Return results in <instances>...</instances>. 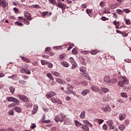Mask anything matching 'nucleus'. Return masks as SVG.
I'll return each instance as SVG.
<instances>
[{"label":"nucleus","instance_id":"obj_1","mask_svg":"<svg viewBox=\"0 0 131 131\" xmlns=\"http://www.w3.org/2000/svg\"><path fill=\"white\" fill-rule=\"evenodd\" d=\"M7 101H8V102H14V103H15L10 104L9 105V107H14V106H18V105L20 104V102L19 101V100L14 97H8L7 98Z\"/></svg>","mask_w":131,"mask_h":131},{"label":"nucleus","instance_id":"obj_2","mask_svg":"<svg viewBox=\"0 0 131 131\" xmlns=\"http://www.w3.org/2000/svg\"><path fill=\"white\" fill-rule=\"evenodd\" d=\"M57 3H58V4H56V7H58L59 8H60L62 10H65V8H66V5L62 3L61 2V0H58Z\"/></svg>","mask_w":131,"mask_h":131},{"label":"nucleus","instance_id":"obj_3","mask_svg":"<svg viewBox=\"0 0 131 131\" xmlns=\"http://www.w3.org/2000/svg\"><path fill=\"white\" fill-rule=\"evenodd\" d=\"M18 97L19 99L21 100V101H23V102H29L28 98L24 95H22L21 94H18Z\"/></svg>","mask_w":131,"mask_h":131},{"label":"nucleus","instance_id":"obj_4","mask_svg":"<svg viewBox=\"0 0 131 131\" xmlns=\"http://www.w3.org/2000/svg\"><path fill=\"white\" fill-rule=\"evenodd\" d=\"M127 83V80L126 79H124L122 81H119L118 82V85L120 86H124L125 84Z\"/></svg>","mask_w":131,"mask_h":131},{"label":"nucleus","instance_id":"obj_5","mask_svg":"<svg viewBox=\"0 0 131 131\" xmlns=\"http://www.w3.org/2000/svg\"><path fill=\"white\" fill-rule=\"evenodd\" d=\"M8 6V3L6 2V0H0V6L2 8H5Z\"/></svg>","mask_w":131,"mask_h":131},{"label":"nucleus","instance_id":"obj_6","mask_svg":"<svg viewBox=\"0 0 131 131\" xmlns=\"http://www.w3.org/2000/svg\"><path fill=\"white\" fill-rule=\"evenodd\" d=\"M56 95H57V94L54 92H50L46 95V98L50 99V98H52V97H54V96H56Z\"/></svg>","mask_w":131,"mask_h":131},{"label":"nucleus","instance_id":"obj_7","mask_svg":"<svg viewBox=\"0 0 131 131\" xmlns=\"http://www.w3.org/2000/svg\"><path fill=\"white\" fill-rule=\"evenodd\" d=\"M21 71L22 73H26V74H31V73L30 70L28 69L21 68Z\"/></svg>","mask_w":131,"mask_h":131},{"label":"nucleus","instance_id":"obj_8","mask_svg":"<svg viewBox=\"0 0 131 131\" xmlns=\"http://www.w3.org/2000/svg\"><path fill=\"white\" fill-rule=\"evenodd\" d=\"M91 90H92L93 92H95L96 93H98V92H99V88L94 85L91 86Z\"/></svg>","mask_w":131,"mask_h":131},{"label":"nucleus","instance_id":"obj_9","mask_svg":"<svg viewBox=\"0 0 131 131\" xmlns=\"http://www.w3.org/2000/svg\"><path fill=\"white\" fill-rule=\"evenodd\" d=\"M101 109L102 110V111H104V112H106L107 111L110 112V111H111V108L109 107V105H106V107H101Z\"/></svg>","mask_w":131,"mask_h":131},{"label":"nucleus","instance_id":"obj_10","mask_svg":"<svg viewBox=\"0 0 131 131\" xmlns=\"http://www.w3.org/2000/svg\"><path fill=\"white\" fill-rule=\"evenodd\" d=\"M24 15L25 17L27 18V20H29V21H31V20H32V18H31V15L30 14V13L28 12H26Z\"/></svg>","mask_w":131,"mask_h":131},{"label":"nucleus","instance_id":"obj_11","mask_svg":"<svg viewBox=\"0 0 131 131\" xmlns=\"http://www.w3.org/2000/svg\"><path fill=\"white\" fill-rule=\"evenodd\" d=\"M103 80L106 83H110L111 82V79H110V77L108 76H106L104 77Z\"/></svg>","mask_w":131,"mask_h":131},{"label":"nucleus","instance_id":"obj_12","mask_svg":"<svg viewBox=\"0 0 131 131\" xmlns=\"http://www.w3.org/2000/svg\"><path fill=\"white\" fill-rule=\"evenodd\" d=\"M56 81L58 83H60V84H66V81H63V80L59 79V78H55Z\"/></svg>","mask_w":131,"mask_h":131},{"label":"nucleus","instance_id":"obj_13","mask_svg":"<svg viewBox=\"0 0 131 131\" xmlns=\"http://www.w3.org/2000/svg\"><path fill=\"white\" fill-rule=\"evenodd\" d=\"M88 94H90V90L88 89H85L81 92V95L83 96H86Z\"/></svg>","mask_w":131,"mask_h":131},{"label":"nucleus","instance_id":"obj_14","mask_svg":"<svg viewBox=\"0 0 131 131\" xmlns=\"http://www.w3.org/2000/svg\"><path fill=\"white\" fill-rule=\"evenodd\" d=\"M81 128L83 129V131H90V128L86 125L83 124L81 126Z\"/></svg>","mask_w":131,"mask_h":131},{"label":"nucleus","instance_id":"obj_15","mask_svg":"<svg viewBox=\"0 0 131 131\" xmlns=\"http://www.w3.org/2000/svg\"><path fill=\"white\" fill-rule=\"evenodd\" d=\"M126 116L124 114H121L119 115V119L120 120H123V119H125Z\"/></svg>","mask_w":131,"mask_h":131},{"label":"nucleus","instance_id":"obj_16","mask_svg":"<svg viewBox=\"0 0 131 131\" xmlns=\"http://www.w3.org/2000/svg\"><path fill=\"white\" fill-rule=\"evenodd\" d=\"M72 66L71 67L72 69H75V68H76L77 67V64L75 62V61H73L72 62H71Z\"/></svg>","mask_w":131,"mask_h":131},{"label":"nucleus","instance_id":"obj_17","mask_svg":"<svg viewBox=\"0 0 131 131\" xmlns=\"http://www.w3.org/2000/svg\"><path fill=\"white\" fill-rule=\"evenodd\" d=\"M84 117H85V111H83L80 115V118L83 119Z\"/></svg>","mask_w":131,"mask_h":131},{"label":"nucleus","instance_id":"obj_18","mask_svg":"<svg viewBox=\"0 0 131 131\" xmlns=\"http://www.w3.org/2000/svg\"><path fill=\"white\" fill-rule=\"evenodd\" d=\"M47 76L48 77V78H50L51 80H54V77L52 75V74L50 73H49L47 74Z\"/></svg>","mask_w":131,"mask_h":131},{"label":"nucleus","instance_id":"obj_19","mask_svg":"<svg viewBox=\"0 0 131 131\" xmlns=\"http://www.w3.org/2000/svg\"><path fill=\"white\" fill-rule=\"evenodd\" d=\"M20 57H21V60H23V61H24L25 62H26V63H29V59L24 56H21Z\"/></svg>","mask_w":131,"mask_h":131},{"label":"nucleus","instance_id":"obj_20","mask_svg":"<svg viewBox=\"0 0 131 131\" xmlns=\"http://www.w3.org/2000/svg\"><path fill=\"white\" fill-rule=\"evenodd\" d=\"M98 53H99V51L98 50V49H95L91 52V55H97Z\"/></svg>","mask_w":131,"mask_h":131},{"label":"nucleus","instance_id":"obj_21","mask_svg":"<svg viewBox=\"0 0 131 131\" xmlns=\"http://www.w3.org/2000/svg\"><path fill=\"white\" fill-rule=\"evenodd\" d=\"M52 73L53 75H54V76H56L57 77H60V73L57 72H52Z\"/></svg>","mask_w":131,"mask_h":131},{"label":"nucleus","instance_id":"obj_22","mask_svg":"<svg viewBox=\"0 0 131 131\" xmlns=\"http://www.w3.org/2000/svg\"><path fill=\"white\" fill-rule=\"evenodd\" d=\"M101 90L102 91V92L103 93H104V94H107V93H108V92H109V89L108 88H102Z\"/></svg>","mask_w":131,"mask_h":131},{"label":"nucleus","instance_id":"obj_23","mask_svg":"<svg viewBox=\"0 0 131 131\" xmlns=\"http://www.w3.org/2000/svg\"><path fill=\"white\" fill-rule=\"evenodd\" d=\"M14 110L16 111V112H17V113H20V112H21V111H22V109H21V108L20 107H15L14 108Z\"/></svg>","mask_w":131,"mask_h":131},{"label":"nucleus","instance_id":"obj_24","mask_svg":"<svg viewBox=\"0 0 131 131\" xmlns=\"http://www.w3.org/2000/svg\"><path fill=\"white\" fill-rule=\"evenodd\" d=\"M61 64L62 66H64V67H69V64L67 62L63 61L61 62Z\"/></svg>","mask_w":131,"mask_h":131},{"label":"nucleus","instance_id":"obj_25","mask_svg":"<svg viewBox=\"0 0 131 131\" xmlns=\"http://www.w3.org/2000/svg\"><path fill=\"white\" fill-rule=\"evenodd\" d=\"M119 129H120V130H124V129H125V126L124 125H120L119 126Z\"/></svg>","mask_w":131,"mask_h":131},{"label":"nucleus","instance_id":"obj_26","mask_svg":"<svg viewBox=\"0 0 131 131\" xmlns=\"http://www.w3.org/2000/svg\"><path fill=\"white\" fill-rule=\"evenodd\" d=\"M106 123L107 125L110 126H112V125H113V122L112 121V120H109L108 121L106 122Z\"/></svg>","mask_w":131,"mask_h":131},{"label":"nucleus","instance_id":"obj_27","mask_svg":"<svg viewBox=\"0 0 131 131\" xmlns=\"http://www.w3.org/2000/svg\"><path fill=\"white\" fill-rule=\"evenodd\" d=\"M81 74L82 75H83L84 77H87L89 80L91 79V78L89 77V74L85 73V72L83 73H81Z\"/></svg>","mask_w":131,"mask_h":131},{"label":"nucleus","instance_id":"obj_28","mask_svg":"<svg viewBox=\"0 0 131 131\" xmlns=\"http://www.w3.org/2000/svg\"><path fill=\"white\" fill-rule=\"evenodd\" d=\"M78 53L76 48H74L72 51V54H73V55H77Z\"/></svg>","mask_w":131,"mask_h":131},{"label":"nucleus","instance_id":"obj_29","mask_svg":"<svg viewBox=\"0 0 131 131\" xmlns=\"http://www.w3.org/2000/svg\"><path fill=\"white\" fill-rule=\"evenodd\" d=\"M124 21L126 25H130V23H131L130 20L125 18Z\"/></svg>","mask_w":131,"mask_h":131},{"label":"nucleus","instance_id":"obj_30","mask_svg":"<svg viewBox=\"0 0 131 131\" xmlns=\"http://www.w3.org/2000/svg\"><path fill=\"white\" fill-rule=\"evenodd\" d=\"M75 122L76 126H81V125H82V124L77 120L75 121Z\"/></svg>","mask_w":131,"mask_h":131},{"label":"nucleus","instance_id":"obj_31","mask_svg":"<svg viewBox=\"0 0 131 131\" xmlns=\"http://www.w3.org/2000/svg\"><path fill=\"white\" fill-rule=\"evenodd\" d=\"M9 90L10 91V93H12V94H14V93H15V88H14V87L10 86Z\"/></svg>","mask_w":131,"mask_h":131},{"label":"nucleus","instance_id":"obj_32","mask_svg":"<svg viewBox=\"0 0 131 131\" xmlns=\"http://www.w3.org/2000/svg\"><path fill=\"white\" fill-rule=\"evenodd\" d=\"M42 15L43 17H46V16H49V12L45 11L42 13Z\"/></svg>","mask_w":131,"mask_h":131},{"label":"nucleus","instance_id":"obj_33","mask_svg":"<svg viewBox=\"0 0 131 131\" xmlns=\"http://www.w3.org/2000/svg\"><path fill=\"white\" fill-rule=\"evenodd\" d=\"M34 109L32 112V114H35V113L36 112V111H37V106L34 105Z\"/></svg>","mask_w":131,"mask_h":131},{"label":"nucleus","instance_id":"obj_34","mask_svg":"<svg viewBox=\"0 0 131 131\" xmlns=\"http://www.w3.org/2000/svg\"><path fill=\"white\" fill-rule=\"evenodd\" d=\"M86 12L87 14H88V15L89 16H91V15H90V14H92V13H93V10H92L91 9H87L86 10Z\"/></svg>","mask_w":131,"mask_h":131},{"label":"nucleus","instance_id":"obj_35","mask_svg":"<svg viewBox=\"0 0 131 131\" xmlns=\"http://www.w3.org/2000/svg\"><path fill=\"white\" fill-rule=\"evenodd\" d=\"M68 90L70 92V91H72L73 90V87L72 86V85L68 84Z\"/></svg>","mask_w":131,"mask_h":131},{"label":"nucleus","instance_id":"obj_36","mask_svg":"<svg viewBox=\"0 0 131 131\" xmlns=\"http://www.w3.org/2000/svg\"><path fill=\"white\" fill-rule=\"evenodd\" d=\"M116 32L117 33H119L120 34H122L123 36H127V35H126L125 33H122L121 31H119V30H116Z\"/></svg>","mask_w":131,"mask_h":131},{"label":"nucleus","instance_id":"obj_37","mask_svg":"<svg viewBox=\"0 0 131 131\" xmlns=\"http://www.w3.org/2000/svg\"><path fill=\"white\" fill-rule=\"evenodd\" d=\"M49 2H50V3H51V4H52V5H56V6H57V2L56 1V0H49Z\"/></svg>","mask_w":131,"mask_h":131},{"label":"nucleus","instance_id":"obj_38","mask_svg":"<svg viewBox=\"0 0 131 131\" xmlns=\"http://www.w3.org/2000/svg\"><path fill=\"white\" fill-rule=\"evenodd\" d=\"M80 71H81V73H84V72H85V68H84V67H82L80 68Z\"/></svg>","mask_w":131,"mask_h":131},{"label":"nucleus","instance_id":"obj_39","mask_svg":"<svg viewBox=\"0 0 131 131\" xmlns=\"http://www.w3.org/2000/svg\"><path fill=\"white\" fill-rule=\"evenodd\" d=\"M81 84H82V85H83L84 86H86V85H88V82L83 81L81 82Z\"/></svg>","mask_w":131,"mask_h":131},{"label":"nucleus","instance_id":"obj_40","mask_svg":"<svg viewBox=\"0 0 131 131\" xmlns=\"http://www.w3.org/2000/svg\"><path fill=\"white\" fill-rule=\"evenodd\" d=\"M102 128L104 130H107L108 129V126H107V124H104L102 126Z\"/></svg>","mask_w":131,"mask_h":131},{"label":"nucleus","instance_id":"obj_41","mask_svg":"<svg viewBox=\"0 0 131 131\" xmlns=\"http://www.w3.org/2000/svg\"><path fill=\"white\" fill-rule=\"evenodd\" d=\"M121 96L123 98H127V95H126V93H121Z\"/></svg>","mask_w":131,"mask_h":131},{"label":"nucleus","instance_id":"obj_42","mask_svg":"<svg viewBox=\"0 0 131 131\" xmlns=\"http://www.w3.org/2000/svg\"><path fill=\"white\" fill-rule=\"evenodd\" d=\"M117 12L118 14H119L120 15H122V13H123V11L120 9H117Z\"/></svg>","mask_w":131,"mask_h":131},{"label":"nucleus","instance_id":"obj_43","mask_svg":"<svg viewBox=\"0 0 131 131\" xmlns=\"http://www.w3.org/2000/svg\"><path fill=\"white\" fill-rule=\"evenodd\" d=\"M26 107H27V108H31L32 107V103H27Z\"/></svg>","mask_w":131,"mask_h":131},{"label":"nucleus","instance_id":"obj_44","mask_svg":"<svg viewBox=\"0 0 131 131\" xmlns=\"http://www.w3.org/2000/svg\"><path fill=\"white\" fill-rule=\"evenodd\" d=\"M15 24L17 26H22V25H23V24H22L21 23H19V21L15 22Z\"/></svg>","mask_w":131,"mask_h":131},{"label":"nucleus","instance_id":"obj_45","mask_svg":"<svg viewBox=\"0 0 131 131\" xmlns=\"http://www.w3.org/2000/svg\"><path fill=\"white\" fill-rule=\"evenodd\" d=\"M74 46V44H70L69 45V48H68V51H70L71 49H72V48H73V46Z\"/></svg>","mask_w":131,"mask_h":131},{"label":"nucleus","instance_id":"obj_46","mask_svg":"<svg viewBox=\"0 0 131 131\" xmlns=\"http://www.w3.org/2000/svg\"><path fill=\"white\" fill-rule=\"evenodd\" d=\"M47 65L49 68H53V64L51 62H47Z\"/></svg>","mask_w":131,"mask_h":131},{"label":"nucleus","instance_id":"obj_47","mask_svg":"<svg viewBox=\"0 0 131 131\" xmlns=\"http://www.w3.org/2000/svg\"><path fill=\"white\" fill-rule=\"evenodd\" d=\"M50 51H51V48H50V47H47L45 49L46 53H49V52H50Z\"/></svg>","mask_w":131,"mask_h":131},{"label":"nucleus","instance_id":"obj_48","mask_svg":"<svg viewBox=\"0 0 131 131\" xmlns=\"http://www.w3.org/2000/svg\"><path fill=\"white\" fill-rule=\"evenodd\" d=\"M41 63L42 65H46V64H48V62L43 60H41Z\"/></svg>","mask_w":131,"mask_h":131},{"label":"nucleus","instance_id":"obj_49","mask_svg":"<svg viewBox=\"0 0 131 131\" xmlns=\"http://www.w3.org/2000/svg\"><path fill=\"white\" fill-rule=\"evenodd\" d=\"M58 99L55 98H52V99H51V101L52 102V103H56L57 102V101Z\"/></svg>","mask_w":131,"mask_h":131},{"label":"nucleus","instance_id":"obj_50","mask_svg":"<svg viewBox=\"0 0 131 131\" xmlns=\"http://www.w3.org/2000/svg\"><path fill=\"white\" fill-rule=\"evenodd\" d=\"M59 58L60 59H64L65 58V54H62L59 55Z\"/></svg>","mask_w":131,"mask_h":131},{"label":"nucleus","instance_id":"obj_51","mask_svg":"<svg viewBox=\"0 0 131 131\" xmlns=\"http://www.w3.org/2000/svg\"><path fill=\"white\" fill-rule=\"evenodd\" d=\"M116 82H117V79L116 78H113L112 80V83H116Z\"/></svg>","mask_w":131,"mask_h":131},{"label":"nucleus","instance_id":"obj_52","mask_svg":"<svg viewBox=\"0 0 131 131\" xmlns=\"http://www.w3.org/2000/svg\"><path fill=\"white\" fill-rule=\"evenodd\" d=\"M60 118H61V119H63V120L65 119L66 116L63 115L62 113H60Z\"/></svg>","mask_w":131,"mask_h":131},{"label":"nucleus","instance_id":"obj_53","mask_svg":"<svg viewBox=\"0 0 131 131\" xmlns=\"http://www.w3.org/2000/svg\"><path fill=\"white\" fill-rule=\"evenodd\" d=\"M19 83H20V84H23L24 85V83H25V81L23 80H19L18 81Z\"/></svg>","mask_w":131,"mask_h":131},{"label":"nucleus","instance_id":"obj_54","mask_svg":"<svg viewBox=\"0 0 131 131\" xmlns=\"http://www.w3.org/2000/svg\"><path fill=\"white\" fill-rule=\"evenodd\" d=\"M32 7V8H35L36 9H38L39 8V6L38 5H33Z\"/></svg>","mask_w":131,"mask_h":131},{"label":"nucleus","instance_id":"obj_55","mask_svg":"<svg viewBox=\"0 0 131 131\" xmlns=\"http://www.w3.org/2000/svg\"><path fill=\"white\" fill-rule=\"evenodd\" d=\"M83 122L84 123V124H89L90 123V122L88 120H84Z\"/></svg>","mask_w":131,"mask_h":131},{"label":"nucleus","instance_id":"obj_56","mask_svg":"<svg viewBox=\"0 0 131 131\" xmlns=\"http://www.w3.org/2000/svg\"><path fill=\"white\" fill-rule=\"evenodd\" d=\"M24 21L25 24H26V25H29L30 22L28 20H27V19H25V20Z\"/></svg>","mask_w":131,"mask_h":131},{"label":"nucleus","instance_id":"obj_57","mask_svg":"<svg viewBox=\"0 0 131 131\" xmlns=\"http://www.w3.org/2000/svg\"><path fill=\"white\" fill-rule=\"evenodd\" d=\"M43 122H45V123H51V120H45L43 121Z\"/></svg>","mask_w":131,"mask_h":131},{"label":"nucleus","instance_id":"obj_58","mask_svg":"<svg viewBox=\"0 0 131 131\" xmlns=\"http://www.w3.org/2000/svg\"><path fill=\"white\" fill-rule=\"evenodd\" d=\"M74 58H73V57H70L69 59V62H70V63H72V62H74Z\"/></svg>","mask_w":131,"mask_h":131},{"label":"nucleus","instance_id":"obj_59","mask_svg":"<svg viewBox=\"0 0 131 131\" xmlns=\"http://www.w3.org/2000/svg\"><path fill=\"white\" fill-rule=\"evenodd\" d=\"M8 114H9V115H14V112L13 111V110H10L8 112Z\"/></svg>","mask_w":131,"mask_h":131},{"label":"nucleus","instance_id":"obj_60","mask_svg":"<svg viewBox=\"0 0 131 131\" xmlns=\"http://www.w3.org/2000/svg\"><path fill=\"white\" fill-rule=\"evenodd\" d=\"M103 122H104V120H102V119L98 120V123H99V124H102V123H103Z\"/></svg>","mask_w":131,"mask_h":131},{"label":"nucleus","instance_id":"obj_61","mask_svg":"<svg viewBox=\"0 0 131 131\" xmlns=\"http://www.w3.org/2000/svg\"><path fill=\"white\" fill-rule=\"evenodd\" d=\"M56 103H57V104H59L60 105H62V101H60L58 99H57V100L56 101Z\"/></svg>","mask_w":131,"mask_h":131},{"label":"nucleus","instance_id":"obj_62","mask_svg":"<svg viewBox=\"0 0 131 131\" xmlns=\"http://www.w3.org/2000/svg\"><path fill=\"white\" fill-rule=\"evenodd\" d=\"M123 11H124V12H125V13H129V12H130L129 11V9H123Z\"/></svg>","mask_w":131,"mask_h":131},{"label":"nucleus","instance_id":"obj_63","mask_svg":"<svg viewBox=\"0 0 131 131\" xmlns=\"http://www.w3.org/2000/svg\"><path fill=\"white\" fill-rule=\"evenodd\" d=\"M36 126V125H35V124L33 123L32 124L31 126V128H35Z\"/></svg>","mask_w":131,"mask_h":131},{"label":"nucleus","instance_id":"obj_64","mask_svg":"<svg viewBox=\"0 0 131 131\" xmlns=\"http://www.w3.org/2000/svg\"><path fill=\"white\" fill-rule=\"evenodd\" d=\"M6 131H14V129L12 128H7Z\"/></svg>","mask_w":131,"mask_h":131}]
</instances>
